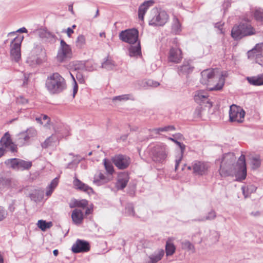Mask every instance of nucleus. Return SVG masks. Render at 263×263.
Masks as SVG:
<instances>
[{
	"mask_svg": "<svg viewBox=\"0 0 263 263\" xmlns=\"http://www.w3.org/2000/svg\"><path fill=\"white\" fill-rule=\"evenodd\" d=\"M233 153H228L223 155L220 161L219 172L221 177L235 176L237 181H242L246 178L247 167L245 156L242 154L236 163Z\"/></svg>",
	"mask_w": 263,
	"mask_h": 263,
	"instance_id": "f257e3e1",
	"label": "nucleus"
},
{
	"mask_svg": "<svg viewBox=\"0 0 263 263\" xmlns=\"http://www.w3.org/2000/svg\"><path fill=\"white\" fill-rule=\"evenodd\" d=\"M200 82L208 87L210 90H221L224 80L217 69H207L201 72Z\"/></svg>",
	"mask_w": 263,
	"mask_h": 263,
	"instance_id": "f03ea898",
	"label": "nucleus"
},
{
	"mask_svg": "<svg viewBox=\"0 0 263 263\" xmlns=\"http://www.w3.org/2000/svg\"><path fill=\"white\" fill-rule=\"evenodd\" d=\"M45 86L50 94H59L66 88L65 79L58 72L48 76Z\"/></svg>",
	"mask_w": 263,
	"mask_h": 263,
	"instance_id": "7ed1b4c3",
	"label": "nucleus"
},
{
	"mask_svg": "<svg viewBox=\"0 0 263 263\" xmlns=\"http://www.w3.org/2000/svg\"><path fill=\"white\" fill-rule=\"evenodd\" d=\"M168 154L167 146L159 143L149 148V154L152 160L156 163H163L165 161Z\"/></svg>",
	"mask_w": 263,
	"mask_h": 263,
	"instance_id": "20e7f679",
	"label": "nucleus"
},
{
	"mask_svg": "<svg viewBox=\"0 0 263 263\" xmlns=\"http://www.w3.org/2000/svg\"><path fill=\"white\" fill-rule=\"evenodd\" d=\"M255 32L254 29L250 24L242 23L232 28L231 36L234 39L238 40L243 36L254 34Z\"/></svg>",
	"mask_w": 263,
	"mask_h": 263,
	"instance_id": "39448f33",
	"label": "nucleus"
},
{
	"mask_svg": "<svg viewBox=\"0 0 263 263\" xmlns=\"http://www.w3.org/2000/svg\"><path fill=\"white\" fill-rule=\"evenodd\" d=\"M153 15L149 21V25L152 26H163L167 21L168 15L163 10L158 11L157 9H153L151 12Z\"/></svg>",
	"mask_w": 263,
	"mask_h": 263,
	"instance_id": "423d86ee",
	"label": "nucleus"
},
{
	"mask_svg": "<svg viewBox=\"0 0 263 263\" xmlns=\"http://www.w3.org/2000/svg\"><path fill=\"white\" fill-rule=\"evenodd\" d=\"M138 35L139 32L138 30L133 28L122 31L119 33V38L124 42L134 44L137 42Z\"/></svg>",
	"mask_w": 263,
	"mask_h": 263,
	"instance_id": "0eeeda50",
	"label": "nucleus"
},
{
	"mask_svg": "<svg viewBox=\"0 0 263 263\" xmlns=\"http://www.w3.org/2000/svg\"><path fill=\"white\" fill-rule=\"evenodd\" d=\"M245 114V110L240 106L233 104L230 107L229 117L231 122L242 123Z\"/></svg>",
	"mask_w": 263,
	"mask_h": 263,
	"instance_id": "6e6552de",
	"label": "nucleus"
},
{
	"mask_svg": "<svg viewBox=\"0 0 263 263\" xmlns=\"http://www.w3.org/2000/svg\"><path fill=\"white\" fill-rule=\"evenodd\" d=\"M6 164L10 165L11 168L16 170H28L32 166V162L25 161L17 158H12L8 159Z\"/></svg>",
	"mask_w": 263,
	"mask_h": 263,
	"instance_id": "1a4fd4ad",
	"label": "nucleus"
},
{
	"mask_svg": "<svg viewBox=\"0 0 263 263\" xmlns=\"http://www.w3.org/2000/svg\"><path fill=\"white\" fill-rule=\"evenodd\" d=\"M23 39V36H17L11 42L10 55L16 62L21 59V45Z\"/></svg>",
	"mask_w": 263,
	"mask_h": 263,
	"instance_id": "9d476101",
	"label": "nucleus"
},
{
	"mask_svg": "<svg viewBox=\"0 0 263 263\" xmlns=\"http://www.w3.org/2000/svg\"><path fill=\"white\" fill-rule=\"evenodd\" d=\"M72 52L70 47L63 40L60 42V47L58 50L57 59L59 62H63L71 57Z\"/></svg>",
	"mask_w": 263,
	"mask_h": 263,
	"instance_id": "9b49d317",
	"label": "nucleus"
},
{
	"mask_svg": "<svg viewBox=\"0 0 263 263\" xmlns=\"http://www.w3.org/2000/svg\"><path fill=\"white\" fill-rule=\"evenodd\" d=\"M248 58L254 59L256 63L260 65H263V43H259L251 50L248 51Z\"/></svg>",
	"mask_w": 263,
	"mask_h": 263,
	"instance_id": "f8f14e48",
	"label": "nucleus"
},
{
	"mask_svg": "<svg viewBox=\"0 0 263 263\" xmlns=\"http://www.w3.org/2000/svg\"><path fill=\"white\" fill-rule=\"evenodd\" d=\"M112 161L115 166L120 170L126 168L130 163L129 157L121 154L115 155L112 158Z\"/></svg>",
	"mask_w": 263,
	"mask_h": 263,
	"instance_id": "ddd939ff",
	"label": "nucleus"
},
{
	"mask_svg": "<svg viewBox=\"0 0 263 263\" xmlns=\"http://www.w3.org/2000/svg\"><path fill=\"white\" fill-rule=\"evenodd\" d=\"M208 97L209 96L206 92L203 90H198L195 92L194 100L200 106L204 105L205 107L210 108L212 106V104Z\"/></svg>",
	"mask_w": 263,
	"mask_h": 263,
	"instance_id": "4468645a",
	"label": "nucleus"
},
{
	"mask_svg": "<svg viewBox=\"0 0 263 263\" xmlns=\"http://www.w3.org/2000/svg\"><path fill=\"white\" fill-rule=\"evenodd\" d=\"M192 167L196 175H203L207 173L210 165L206 162L195 161L192 163Z\"/></svg>",
	"mask_w": 263,
	"mask_h": 263,
	"instance_id": "2eb2a0df",
	"label": "nucleus"
},
{
	"mask_svg": "<svg viewBox=\"0 0 263 263\" xmlns=\"http://www.w3.org/2000/svg\"><path fill=\"white\" fill-rule=\"evenodd\" d=\"M88 242L81 239H77L72 246L71 250L74 253L86 252L90 250Z\"/></svg>",
	"mask_w": 263,
	"mask_h": 263,
	"instance_id": "dca6fc26",
	"label": "nucleus"
},
{
	"mask_svg": "<svg viewBox=\"0 0 263 263\" xmlns=\"http://www.w3.org/2000/svg\"><path fill=\"white\" fill-rule=\"evenodd\" d=\"M129 176L127 173H121L118 176V180L116 183V188L119 190H123L124 189L129 181Z\"/></svg>",
	"mask_w": 263,
	"mask_h": 263,
	"instance_id": "f3484780",
	"label": "nucleus"
},
{
	"mask_svg": "<svg viewBox=\"0 0 263 263\" xmlns=\"http://www.w3.org/2000/svg\"><path fill=\"white\" fill-rule=\"evenodd\" d=\"M181 59V51L179 48H172L170 49L168 59L171 62L178 63Z\"/></svg>",
	"mask_w": 263,
	"mask_h": 263,
	"instance_id": "a211bd4d",
	"label": "nucleus"
},
{
	"mask_svg": "<svg viewBox=\"0 0 263 263\" xmlns=\"http://www.w3.org/2000/svg\"><path fill=\"white\" fill-rule=\"evenodd\" d=\"M71 218L73 223L76 225H80L82 223L84 216L82 211L78 209L73 210L71 213Z\"/></svg>",
	"mask_w": 263,
	"mask_h": 263,
	"instance_id": "6ab92c4d",
	"label": "nucleus"
},
{
	"mask_svg": "<svg viewBox=\"0 0 263 263\" xmlns=\"http://www.w3.org/2000/svg\"><path fill=\"white\" fill-rule=\"evenodd\" d=\"M174 238L170 237L167 239L165 244V252L166 256L173 255L176 251V247L173 243Z\"/></svg>",
	"mask_w": 263,
	"mask_h": 263,
	"instance_id": "aec40b11",
	"label": "nucleus"
},
{
	"mask_svg": "<svg viewBox=\"0 0 263 263\" xmlns=\"http://www.w3.org/2000/svg\"><path fill=\"white\" fill-rule=\"evenodd\" d=\"M73 184L76 189L83 191L89 194L92 193L93 191L91 187L87 184L81 181L79 179L76 178L73 181Z\"/></svg>",
	"mask_w": 263,
	"mask_h": 263,
	"instance_id": "412c9836",
	"label": "nucleus"
},
{
	"mask_svg": "<svg viewBox=\"0 0 263 263\" xmlns=\"http://www.w3.org/2000/svg\"><path fill=\"white\" fill-rule=\"evenodd\" d=\"M154 4V1L150 0L144 2L141 5L138 10V16L140 20H143L144 18V15L147 11L148 7Z\"/></svg>",
	"mask_w": 263,
	"mask_h": 263,
	"instance_id": "4be33fe9",
	"label": "nucleus"
},
{
	"mask_svg": "<svg viewBox=\"0 0 263 263\" xmlns=\"http://www.w3.org/2000/svg\"><path fill=\"white\" fill-rule=\"evenodd\" d=\"M194 67L192 66L189 61H184L183 64L178 67L179 74H186L192 72Z\"/></svg>",
	"mask_w": 263,
	"mask_h": 263,
	"instance_id": "5701e85b",
	"label": "nucleus"
},
{
	"mask_svg": "<svg viewBox=\"0 0 263 263\" xmlns=\"http://www.w3.org/2000/svg\"><path fill=\"white\" fill-rule=\"evenodd\" d=\"M108 177L105 176V175L101 172L95 174L93 178V183L97 185H101L104 184L110 181Z\"/></svg>",
	"mask_w": 263,
	"mask_h": 263,
	"instance_id": "b1692460",
	"label": "nucleus"
},
{
	"mask_svg": "<svg viewBox=\"0 0 263 263\" xmlns=\"http://www.w3.org/2000/svg\"><path fill=\"white\" fill-rule=\"evenodd\" d=\"M30 141V138L24 132L20 133L17 136L16 142L20 146L28 144Z\"/></svg>",
	"mask_w": 263,
	"mask_h": 263,
	"instance_id": "393cba45",
	"label": "nucleus"
},
{
	"mask_svg": "<svg viewBox=\"0 0 263 263\" xmlns=\"http://www.w3.org/2000/svg\"><path fill=\"white\" fill-rule=\"evenodd\" d=\"M164 251L163 249H159L155 251L149 256V263H157L164 256Z\"/></svg>",
	"mask_w": 263,
	"mask_h": 263,
	"instance_id": "a878e982",
	"label": "nucleus"
},
{
	"mask_svg": "<svg viewBox=\"0 0 263 263\" xmlns=\"http://www.w3.org/2000/svg\"><path fill=\"white\" fill-rule=\"evenodd\" d=\"M249 83L254 86H260L263 85V73L257 77H248L247 78Z\"/></svg>",
	"mask_w": 263,
	"mask_h": 263,
	"instance_id": "bb28decb",
	"label": "nucleus"
},
{
	"mask_svg": "<svg viewBox=\"0 0 263 263\" xmlns=\"http://www.w3.org/2000/svg\"><path fill=\"white\" fill-rule=\"evenodd\" d=\"M130 57H137L141 55V50L140 42H138L136 46L130 45L128 48Z\"/></svg>",
	"mask_w": 263,
	"mask_h": 263,
	"instance_id": "cd10ccee",
	"label": "nucleus"
},
{
	"mask_svg": "<svg viewBox=\"0 0 263 263\" xmlns=\"http://www.w3.org/2000/svg\"><path fill=\"white\" fill-rule=\"evenodd\" d=\"M0 143L2 146L5 147H9L11 144H12V140L10 138V135L8 132H7L2 137L0 140Z\"/></svg>",
	"mask_w": 263,
	"mask_h": 263,
	"instance_id": "c85d7f7f",
	"label": "nucleus"
},
{
	"mask_svg": "<svg viewBox=\"0 0 263 263\" xmlns=\"http://www.w3.org/2000/svg\"><path fill=\"white\" fill-rule=\"evenodd\" d=\"M257 187L254 185H249L246 187L243 186L241 187V190L245 197H247L249 194L254 193L256 191Z\"/></svg>",
	"mask_w": 263,
	"mask_h": 263,
	"instance_id": "c756f323",
	"label": "nucleus"
},
{
	"mask_svg": "<svg viewBox=\"0 0 263 263\" xmlns=\"http://www.w3.org/2000/svg\"><path fill=\"white\" fill-rule=\"evenodd\" d=\"M216 217V213L214 210H211L209 212L208 215L201 218L194 219L193 221H205L206 220H212L214 219Z\"/></svg>",
	"mask_w": 263,
	"mask_h": 263,
	"instance_id": "7c9ffc66",
	"label": "nucleus"
},
{
	"mask_svg": "<svg viewBox=\"0 0 263 263\" xmlns=\"http://www.w3.org/2000/svg\"><path fill=\"white\" fill-rule=\"evenodd\" d=\"M181 248L183 250L191 251L192 253L195 252L194 246L189 240H184L181 242Z\"/></svg>",
	"mask_w": 263,
	"mask_h": 263,
	"instance_id": "2f4dec72",
	"label": "nucleus"
},
{
	"mask_svg": "<svg viewBox=\"0 0 263 263\" xmlns=\"http://www.w3.org/2000/svg\"><path fill=\"white\" fill-rule=\"evenodd\" d=\"M86 44L85 37L83 35H79L76 40V45L79 49L83 48Z\"/></svg>",
	"mask_w": 263,
	"mask_h": 263,
	"instance_id": "473e14b6",
	"label": "nucleus"
},
{
	"mask_svg": "<svg viewBox=\"0 0 263 263\" xmlns=\"http://www.w3.org/2000/svg\"><path fill=\"white\" fill-rule=\"evenodd\" d=\"M115 63L113 61L109 59H106V60L102 64V67L107 70L112 69L115 67Z\"/></svg>",
	"mask_w": 263,
	"mask_h": 263,
	"instance_id": "72a5a7b5",
	"label": "nucleus"
},
{
	"mask_svg": "<svg viewBox=\"0 0 263 263\" xmlns=\"http://www.w3.org/2000/svg\"><path fill=\"white\" fill-rule=\"evenodd\" d=\"M261 160L259 156L253 157L251 159V165L252 169L256 170L260 167Z\"/></svg>",
	"mask_w": 263,
	"mask_h": 263,
	"instance_id": "f704fd0d",
	"label": "nucleus"
},
{
	"mask_svg": "<svg viewBox=\"0 0 263 263\" xmlns=\"http://www.w3.org/2000/svg\"><path fill=\"white\" fill-rule=\"evenodd\" d=\"M103 163L106 172L109 174L112 175L114 172V168L111 163L106 159H104L103 160Z\"/></svg>",
	"mask_w": 263,
	"mask_h": 263,
	"instance_id": "c9c22d12",
	"label": "nucleus"
},
{
	"mask_svg": "<svg viewBox=\"0 0 263 263\" xmlns=\"http://www.w3.org/2000/svg\"><path fill=\"white\" fill-rule=\"evenodd\" d=\"M210 235L209 236V239L211 241L212 243L216 242L218 241L220 234L219 233L215 230L211 231L210 232Z\"/></svg>",
	"mask_w": 263,
	"mask_h": 263,
	"instance_id": "e433bc0d",
	"label": "nucleus"
},
{
	"mask_svg": "<svg viewBox=\"0 0 263 263\" xmlns=\"http://www.w3.org/2000/svg\"><path fill=\"white\" fill-rule=\"evenodd\" d=\"M128 100H134V98L132 94L123 95L121 96H116L113 98L112 100H118V101H126Z\"/></svg>",
	"mask_w": 263,
	"mask_h": 263,
	"instance_id": "4c0bfd02",
	"label": "nucleus"
},
{
	"mask_svg": "<svg viewBox=\"0 0 263 263\" xmlns=\"http://www.w3.org/2000/svg\"><path fill=\"white\" fill-rule=\"evenodd\" d=\"M24 132L26 134L30 140L31 139L36 137L37 135V132L36 129L32 127L27 128L25 131H24Z\"/></svg>",
	"mask_w": 263,
	"mask_h": 263,
	"instance_id": "58836bf2",
	"label": "nucleus"
},
{
	"mask_svg": "<svg viewBox=\"0 0 263 263\" xmlns=\"http://www.w3.org/2000/svg\"><path fill=\"white\" fill-rule=\"evenodd\" d=\"M254 16L257 21H261L263 20V9L257 8L255 9L254 12Z\"/></svg>",
	"mask_w": 263,
	"mask_h": 263,
	"instance_id": "ea45409f",
	"label": "nucleus"
},
{
	"mask_svg": "<svg viewBox=\"0 0 263 263\" xmlns=\"http://www.w3.org/2000/svg\"><path fill=\"white\" fill-rule=\"evenodd\" d=\"M125 213L128 216H135L134 206L132 203H128L125 206Z\"/></svg>",
	"mask_w": 263,
	"mask_h": 263,
	"instance_id": "a19ab883",
	"label": "nucleus"
},
{
	"mask_svg": "<svg viewBox=\"0 0 263 263\" xmlns=\"http://www.w3.org/2000/svg\"><path fill=\"white\" fill-rule=\"evenodd\" d=\"M54 138L53 136H50L43 143H42V147L44 148H46L52 145Z\"/></svg>",
	"mask_w": 263,
	"mask_h": 263,
	"instance_id": "79ce46f5",
	"label": "nucleus"
},
{
	"mask_svg": "<svg viewBox=\"0 0 263 263\" xmlns=\"http://www.w3.org/2000/svg\"><path fill=\"white\" fill-rule=\"evenodd\" d=\"M40 35L41 37L53 38L55 37V35L49 31L46 30H42L40 32Z\"/></svg>",
	"mask_w": 263,
	"mask_h": 263,
	"instance_id": "37998d69",
	"label": "nucleus"
},
{
	"mask_svg": "<svg viewBox=\"0 0 263 263\" xmlns=\"http://www.w3.org/2000/svg\"><path fill=\"white\" fill-rule=\"evenodd\" d=\"M136 86L138 89L146 88L147 87V80H142L136 82Z\"/></svg>",
	"mask_w": 263,
	"mask_h": 263,
	"instance_id": "c03bdc74",
	"label": "nucleus"
},
{
	"mask_svg": "<svg viewBox=\"0 0 263 263\" xmlns=\"http://www.w3.org/2000/svg\"><path fill=\"white\" fill-rule=\"evenodd\" d=\"M38 227L43 231L45 230L47 228L50 227V223L47 222L46 221L43 220H40L38 221Z\"/></svg>",
	"mask_w": 263,
	"mask_h": 263,
	"instance_id": "a18cd8bd",
	"label": "nucleus"
},
{
	"mask_svg": "<svg viewBox=\"0 0 263 263\" xmlns=\"http://www.w3.org/2000/svg\"><path fill=\"white\" fill-rule=\"evenodd\" d=\"M183 154L184 153H182L181 151H180V153L177 156H176L175 159V171H177L179 165L182 159Z\"/></svg>",
	"mask_w": 263,
	"mask_h": 263,
	"instance_id": "49530a36",
	"label": "nucleus"
},
{
	"mask_svg": "<svg viewBox=\"0 0 263 263\" xmlns=\"http://www.w3.org/2000/svg\"><path fill=\"white\" fill-rule=\"evenodd\" d=\"M168 139L173 141L177 145H178L180 148V151H181V153H184V152L185 151V145L184 144L178 141L177 140H176V139H175L173 138H169Z\"/></svg>",
	"mask_w": 263,
	"mask_h": 263,
	"instance_id": "de8ad7c7",
	"label": "nucleus"
},
{
	"mask_svg": "<svg viewBox=\"0 0 263 263\" xmlns=\"http://www.w3.org/2000/svg\"><path fill=\"white\" fill-rule=\"evenodd\" d=\"M70 75L73 80V97L74 98L78 92V86L76 81V80L72 74L70 73Z\"/></svg>",
	"mask_w": 263,
	"mask_h": 263,
	"instance_id": "09e8293b",
	"label": "nucleus"
},
{
	"mask_svg": "<svg viewBox=\"0 0 263 263\" xmlns=\"http://www.w3.org/2000/svg\"><path fill=\"white\" fill-rule=\"evenodd\" d=\"M58 183V178H54L50 183V184L47 187V190L48 189H54L55 187L57 186Z\"/></svg>",
	"mask_w": 263,
	"mask_h": 263,
	"instance_id": "8fccbe9b",
	"label": "nucleus"
},
{
	"mask_svg": "<svg viewBox=\"0 0 263 263\" xmlns=\"http://www.w3.org/2000/svg\"><path fill=\"white\" fill-rule=\"evenodd\" d=\"M58 183V178H54L50 183V184L47 187V190L48 189H54L55 187L57 186Z\"/></svg>",
	"mask_w": 263,
	"mask_h": 263,
	"instance_id": "3c124183",
	"label": "nucleus"
},
{
	"mask_svg": "<svg viewBox=\"0 0 263 263\" xmlns=\"http://www.w3.org/2000/svg\"><path fill=\"white\" fill-rule=\"evenodd\" d=\"M58 183V178H54L50 183V184L47 187V190L48 189H54L55 187L57 186Z\"/></svg>",
	"mask_w": 263,
	"mask_h": 263,
	"instance_id": "603ef678",
	"label": "nucleus"
},
{
	"mask_svg": "<svg viewBox=\"0 0 263 263\" xmlns=\"http://www.w3.org/2000/svg\"><path fill=\"white\" fill-rule=\"evenodd\" d=\"M160 85L159 83L152 80H147V87H156Z\"/></svg>",
	"mask_w": 263,
	"mask_h": 263,
	"instance_id": "864d4df0",
	"label": "nucleus"
},
{
	"mask_svg": "<svg viewBox=\"0 0 263 263\" xmlns=\"http://www.w3.org/2000/svg\"><path fill=\"white\" fill-rule=\"evenodd\" d=\"M7 215V212L4 208L0 206V221L5 218Z\"/></svg>",
	"mask_w": 263,
	"mask_h": 263,
	"instance_id": "5fc2aeb1",
	"label": "nucleus"
},
{
	"mask_svg": "<svg viewBox=\"0 0 263 263\" xmlns=\"http://www.w3.org/2000/svg\"><path fill=\"white\" fill-rule=\"evenodd\" d=\"M76 78L80 83L82 84V83H84L85 82V80H84L83 74L80 72H78L77 73Z\"/></svg>",
	"mask_w": 263,
	"mask_h": 263,
	"instance_id": "6e6d98bb",
	"label": "nucleus"
},
{
	"mask_svg": "<svg viewBox=\"0 0 263 263\" xmlns=\"http://www.w3.org/2000/svg\"><path fill=\"white\" fill-rule=\"evenodd\" d=\"M88 204V201L86 200H79L78 204H77V207H80V208H85L86 207Z\"/></svg>",
	"mask_w": 263,
	"mask_h": 263,
	"instance_id": "4d7b16f0",
	"label": "nucleus"
},
{
	"mask_svg": "<svg viewBox=\"0 0 263 263\" xmlns=\"http://www.w3.org/2000/svg\"><path fill=\"white\" fill-rule=\"evenodd\" d=\"M203 110V108L201 106H198L195 110V115L197 117H201V112Z\"/></svg>",
	"mask_w": 263,
	"mask_h": 263,
	"instance_id": "13d9d810",
	"label": "nucleus"
},
{
	"mask_svg": "<svg viewBox=\"0 0 263 263\" xmlns=\"http://www.w3.org/2000/svg\"><path fill=\"white\" fill-rule=\"evenodd\" d=\"M224 25L223 23L222 22H218L215 24V27L217 28L221 34L224 33V32L222 31V27Z\"/></svg>",
	"mask_w": 263,
	"mask_h": 263,
	"instance_id": "bf43d9fd",
	"label": "nucleus"
},
{
	"mask_svg": "<svg viewBox=\"0 0 263 263\" xmlns=\"http://www.w3.org/2000/svg\"><path fill=\"white\" fill-rule=\"evenodd\" d=\"M173 28L176 31L180 30V24L178 20V19L176 18L174 24L173 26Z\"/></svg>",
	"mask_w": 263,
	"mask_h": 263,
	"instance_id": "052dcab7",
	"label": "nucleus"
},
{
	"mask_svg": "<svg viewBox=\"0 0 263 263\" xmlns=\"http://www.w3.org/2000/svg\"><path fill=\"white\" fill-rule=\"evenodd\" d=\"M35 192H36L35 191ZM36 193H31V194H29V197L30 198V199L32 200H33L34 201H36L38 198L36 197Z\"/></svg>",
	"mask_w": 263,
	"mask_h": 263,
	"instance_id": "680f3d73",
	"label": "nucleus"
},
{
	"mask_svg": "<svg viewBox=\"0 0 263 263\" xmlns=\"http://www.w3.org/2000/svg\"><path fill=\"white\" fill-rule=\"evenodd\" d=\"M8 148L10 149V151L12 152H15L17 151L16 145H14L13 142Z\"/></svg>",
	"mask_w": 263,
	"mask_h": 263,
	"instance_id": "e2e57ef3",
	"label": "nucleus"
},
{
	"mask_svg": "<svg viewBox=\"0 0 263 263\" xmlns=\"http://www.w3.org/2000/svg\"><path fill=\"white\" fill-rule=\"evenodd\" d=\"M73 32H74V31H73V29L69 27L66 30V33H67V36L69 37L71 36V34L72 33H73Z\"/></svg>",
	"mask_w": 263,
	"mask_h": 263,
	"instance_id": "0e129e2a",
	"label": "nucleus"
},
{
	"mask_svg": "<svg viewBox=\"0 0 263 263\" xmlns=\"http://www.w3.org/2000/svg\"><path fill=\"white\" fill-rule=\"evenodd\" d=\"M159 128L149 129L148 130L150 132H154L156 134H160Z\"/></svg>",
	"mask_w": 263,
	"mask_h": 263,
	"instance_id": "69168bd1",
	"label": "nucleus"
},
{
	"mask_svg": "<svg viewBox=\"0 0 263 263\" xmlns=\"http://www.w3.org/2000/svg\"><path fill=\"white\" fill-rule=\"evenodd\" d=\"M78 201L79 200H74L73 203H71L69 204L70 208H73L74 207H77V204Z\"/></svg>",
	"mask_w": 263,
	"mask_h": 263,
	"instance_id": "338daca9",
	"label": "nucleus"
},
{
	"mask_svg": "<svg viewBox=\"0 0 263 263\" xmlns=\"http://www.w3.org/2000/svg\"><path fill=\"white\" fill-rule=\"evenodd\" d=\"M166 129H167V132L173 131L175 130V127L173 125H168L166 126Z\"/></svg>",
	"mask_w": 263,
	"mask_h": 263,
	"instance_id": "774afa93",
	"label": "nucleus"
}]
</instances>
